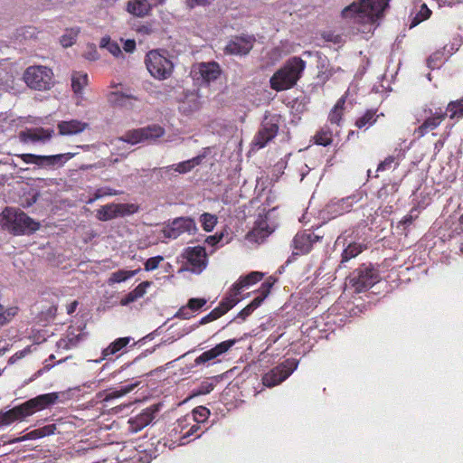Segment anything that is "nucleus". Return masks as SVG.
Returning <instances> with one entry per match:
<instances>
[{
	"label": "nucleus",
	"mask_w": 463,
	"mask_h": 463,
	"mask_svg": "<svg viewBox=\"0 0 463 463\" xmlns=\"http://www.w3.org/2000/svg\"><path fill=\"white\" fill-rule=\"evenodd\" d=\"M430 15V10L427 7L426 5H421V10L419 14L413 19L411 27H414L419 24L421 21L426 20Z\"/></svg>",
	"instance_id": "nucleus-51"
},
{
	"label": "nucleus",
	"mask_w": 463,
	"mask_h": 463,
	"mask_svg": "<svg viewBox=\"0 0 463 463\" xmlns=\"http://www.w3.org/2000/svg\"><path fill=\"white\" fill-rule=\"evenodd\" d=\"M118 217V212L116 203L103 205L97 211V218L102 222L110 221Z\"/></svg>",
	"instance_id": "nucleus-31"
},
{
	"label": "nucleus",
	"mask_w": 463,
	"mask_h": 463,
	"mask_svg": "<svg viewBox=\"0 0 463 463\" xmlns=\"http://www.w3.org/2000/svg\"><path fill=\"white\" fill-rule=\"evenodd\" d=\"M241 292L234 290V285L230 289L229 294L222 299L219 306L217 307L220 311L222 312V316L231 310L240 301L238 296Z\"/></svg>",
	"instance_id": "nucleus-30"
},
{
	"label": "nucleus",
	"mask_w": 463,
	"mask_h": 463,
	"mask_svg": "<svg viewBox=\"0 0 463 463\" xmlns=\"http://www.w3.org/2000/svg\"><path fill=\"white\" fill-rule=\"evenodd\" d=\"M206 299L205 298H190L188 300V307H190V309L193 310V312H196L198 311L200 308H202L205 304H206Z\"/></svg>",
	"instance_id": "nucleus-56"
},
{
	"label": "nucleus",
	"mask_w": 463,
	"mask_h": 463,
	"mask_svg": "<svg viewBox=\"0 0 463 463\" xmlns=\"http://www.w3.org/2000/svg\"><path fill=\"white\" fill-rule=\"evenodd\" d=\"M32 352V345L26 346L21 351L16 352L14 354H13L8 359V364H14L17 361L21 360L22 358L25 357L27 354H29Z\"/></svg>",
	"instance_id": "nucleus-52"
},
{
	"label": "nucleus",
	"mask_w": 463,
	"mask_h": 463,
	"mask_svg": "<svg viewBox=\"0 0 463 463\" xmlns=\"http://www.w3.org/2000/svg\"><path fill=\"white\" fill-rule=\"evenodd\" d=\"M222 316V312L218 309V307H215L213 310H212L208 315L204 316L201 318L199 321L200 325H205L209 322L214 321L221 317Z\"/></svg>",
	"instance_id": "nucleus-54"
},
{
	"label": "nucleus",
	"mask_w": 463,
	"mask_h": 463,
	"mask_svg": "<svg viewBox=\"0 0 463 463\" xmlns=\"http://www.w3.org/2000/svg\"><path fill=\"white\" fill-rule=\"evenodd\" d=\"M111 97H114V99L111 100L114 102L118 103L119 105H126V99H135L137 100V98H135L132 95L125 94L122 92H113L111 93Z\"/></svg>",
	"instance_id": "nucleus-55"
},
{
	"label": "nucleus",
	"mask_w": 463,
	"mask_h": 463,
	"mask_svg": "<svg viewBox=\"0 0 463 463\" xmlns=\"http://www.w3.org/2000/svg\"><path fill=\"white\" fill-rule=\"evenodd\" d=\"M151 9L150 5L145 0H129L127 6L128 12L137 17L147 15Z\"/></svg>",
	"instance_id": "nucleus-24"
},
{
	"label": "nucleus",
	"mask_w": 463,
	"mask_h": 463,
	"mask_svg": "<svg viewBox=\"0 0 463 463\" xmlns=\"http://www.w3.org/2000/svg\"><path fill=\"white\" fill-rule=\"evenodd\" d=\"M298 361L296 359H287L262 376V383L267 387H274L291 375L298 368Z\"/></svg>",
	"instance_id": "nucleus-7"
},
{
	"label": "nucleus",
	"mask_w": 463,
	"mask_h": 463,
	"mask_svg": "<svg viewBox=\"0 0 463 463\" xmlns=\"http://www.w3.org/2000/svg\"><path fill=\"white\" fill-rule=\"evenodd\" d=\"M210 415V411L204 406H198L193 410V420L197 423L204 422Z\"/></svg>",
	"instance_id": "nucleus-45"
},
{
	"label": "nucleus",
	"mask_w": 463,
	"mask_h": 463,
	"mask_svg": "<svg viewBox=\"0 0 463 463\" xmlns=\"http://www.w3.org/2000/svg\"><path fill=\"white\" fill-rule=\"evenodd\" d=\"M58 400V394L56 392H50L45 394L38 395L35 398L30 399L29 401L22 404L25 412H28V416L32 415L35 411L43 410L49 405L54 404Z\"/></svg>",
	"instance_id": "nucleus-15"
},
{
	"label": "nucleus",
	"mask_w": 463,
	"mask_h": 463,
	"mask_svg": "<svg viewBox=\"0 0 463 463\" xmlns=\"http://www.w3.org/2000/svg\"><path fill=\"white\" fill-rule=\"evenodd\" d=\"M263 277V274L259 271H252L249 273L247 276L241 277L238 281H236L234 285V290L236 292H241L243 288H249L250 285H253L260 281Z\"/></svg>",
	"instance_id": "nucleus-28"
},
{
	"label": "nucleus",
	"mask_w": 463,
	"mask_h": 463,
	"mask_svg": "<svg viewBox=\"0 0 463 463\" xmlns=\"http://www.w3.org/2000/svg\"><path fill=\"white\" fill-rule=\"evenodd\" d=\"M99 46L100 48L107 49L115 57H118L122 54L119 45L116 42H112L109 36L101 38Z\"/></svg>",
	"instance_id": "nucleus-35"
},
{
	"label": "nucleus",
	"mask_w": 463,
	"mask_h": 463,
	"mask_svg": "<svg viewBox=\"0 0 463 463\" xmlns=\"http://www.w3.org/2000/svg\"><path fill=\"white\" fill-rule=\"evenodd\" d=\"M364 250V246L360 243H349V245L344 250L342 253L341 263L347 262L349 260L356 257Z\"/></svg>",
	"instance_id": "nucleus-34"
},
{
	"label": "nucleus",
	"mask_w": 463,
	"mask_h": 463,
	"mask_svg": "<svg viewBox=\"0 0 463 463\" xmlns=\"http://www.w3.org/2000/svg\"><path fill=\"white\" fill-rule=\"evenodd\" d=\"M0 222L4 228L11 231L14 235L33 232L40 227L38 222L24 212L9 207L3 211Z\"/></svg>",
	"instance_id": "nucleus-3"
},
{
	"label": "nucleus",
	"mask_w": 463,
	"mask_h": 463,
	"mask_svg": "<svg viewBox=\"0 0 463 463\" xmlns=\"http://www.w3.org/2000/svg\"><path fill=\"white\" fill-rule=\"evenodd\" d=\"M153 172L156 175L158 180L167 181L177 175L174 165L164 167L155 168Z\"/></svg>",
	"instance_id": "nucleus-36"
},
{
	"label": "nucleus",
	"mask_w": 463,
	"mask_h": 463,
	"mask_svg": "<svg viewBox=\"0 0 463 463\" xmlns=\"http://www.w3.org/2000/svg\"><path fill=\"white\" fill-rule=\"evenodd\" d=\"M222 237H223V235H222V234H220V235H218V236H217V235H214V236H209V237H207V239H206V242H207L208 244H210V245L214 246V245L218 244V243L222 241Z\"/></svg>",
	"instance_id": "nucleus-64"
},
{
	"label": "nucleus",
	"mask_w": 463,
	"mask_h": 463,
	"mask_svg": "<svg viewBox=\"0 0 463 463\" xmlns=\"http://www.w3.org/2000/svg\"><path fill=\"white\" fill-rule=\"evenodd\" d=\"M323 38L327 42H333V43H340V41H341V37L339 35H335L331 33H324Z\"/></svg>",
	"instance_id": "nucleus-63"
},
{
	"label": "nucleus",
	"mask_w": 463,
	"mask_h": 463,
	"mask_svg": "<svg viewBox=\"0 0 463 463\" xmlns=\"http://www.w3.org/2000/svg\"><path fill=\"white\" fill-rule=\"evenodd\" d=\"M202 105L201 96L196 91L185 93L180 103L179 109L184 114H190L197 111Z\"/></svg>",
	"instance_id": "nucleus-21"
},
{
	"label": "nucleus",
	"mask_w": 463,
	"mask_h": 463,
	"mask_svg": "<svg viewBox=\"0 0 463 463\" xmlns=\"http://www.w3.org/2000/svg\"><path fill=\"white\" fill-rule=\"evenodd\" d=\"M183 257L186 260L183 269L200 274L207 266V255L202 246L187 247Z\"/></svg>",
	"instance_id": "nucleus-9"
},
{
	"label": "nucleus",
	"mask_w": 463,
	"mask_h": 463,
	"mask_svg": "<svg viewBox=\"0 0 463 463\" xmlns=\"http://www.w3.org/2000/svg\"><path fill=\"white\" fill-rule=\"evenodd\" d=\"M374 112L373 111H367L363 117L359 118L355 125L357 128H362L365 127L366 125H372L375 119L373 118Z\"/></svg>",
	"instance_id": "nucleus-49"
},
{
	"label": "nucleus",
	"mask_w": 463,
	"mask_h": 463,
	"mask_svg": "<svg viewBox=\"0 0 463 463\" xmlns=\"http://www.w3.org/2000/svg\"><path fill=\"white\" fill-rule=\"evenodd\" d=\"M328 119L332 124H335L339 126V123L342 119V113L340 110L333 109L328 116Z\"/></svg>",
	"instance_id": "nucleus-59"
},
{
	"label": "nucleus",
	"mask_w": 463,
	"mask_h": 463,
	"mask_svg": "<svg viewBox=\"0 0 463 463\" xmlns=\"http://www.w3.org/2000/svg\"><path fill=\"white\" fill-rule=\"evenodd\" d=\"M74 154L65 153L53 156H43V167H61L72 158Z\"/></svg>",
	"instance_id": "nucleus-27"
},
{
	"label": "nucleus",
	"mask_w": 463,
	"mask_h": 463,
	"mask_svg": "<svg viewBox=\"0 0 463 463\" xmlns=\"http://www.w3.org/2000/svg\"><path fill=\"white\" fill-rule=\"evenodd\" d=\"M393 165H397L398 163L395 162V157L393 156H389L378 165L377 172L389 170L392 167Z\"/></svg>",
	"instance_id": "nucleus-53"
},
{
	"label": "nucleus",
	"mask_w": 463,
	"mask_h": 463,
	"mask_svg": "<svg viewBox=\"0 0 463 463\" xmlns=\"http://www.w3.org/2000/svg\"><path fill=\"white\" fill-rule=\"evenodd\" d=\"M84 57L90 61H96L99 59V53H98L96 48L90 47V50H88L85 52Z\"/></svg>",
	"instance_id": "nucleus-60"
},
{
	"label": "nucleus",
	"mask_w": 463,
	"mask_h": 463,
	"mask_svg": "<svg viewBox=\"0 0 463 463\" xmlns=\"http://www.w3.org/2000/svg\"><path fill=\"white\" fill-rule=\"evenodd\" d=\"M133 277V272H128V270L119 269L111 273L108 283L109 285L114 283H120Z\"/></svg>",
	"instance_id": "nucleus-42"
},
{
	"label": "nucleus",
	"mask_w": 463,
	"mask_h": 463,
	"mask_svg": "<svg viewBox=\"0 0 463 463\" xmlns=\"http://www.w3.org/2000/svg\"><path fill=\"white\" fill-rule=\"evenodd\" d=\"M390 0H359L342 11V17L348 23L356 24L358 31L370 33L374 30Z\"/></svg>",
	"instance_id": "nucleus-1"
},
{
	"label": "nucleus",
	"mask_w": 463,
	"mask_h": 463,
	"mask_svg": "<svg viewBox=\"0 0 463 463\" xmlns=\"http://www.w3.org/2000/svg\"><path fill=\"white\" fill-rule=\"evenodd\" d=\"M268 234V232L264 231L263 229L255 228L247 233L246 239L251 242L260 243L264 241Z\"/></svg>",
	"instance_id": "nucleus-44"
},
{
	"label": "nucleus",
	"mask_w": 463,
	"mask_h": 463,
	"mask_svg": "<svg viewBox=\"0 0 463 463\" xmlns=\"http://www.w3.org/2000/svg\"><path fill=\"white\" fill-rule=\"evenodd\" d=\"M255 38L252 35H242L232 38L225 46V52L234 55H245L253 47Z\"/></svg>",
	"instance_id": "nucleus-14"
},
{
	"label": "nucleus",
	"mask_w": 463,
	"mask_h": 463,
	"mask_svg": "<svg viewBox=\"0 0 463 463\" xmlns=\"http://www.w3.org/2000/svg\"><path fill=\"white\" fill-rule=\"evenodd\" d=\"M379 279L378 270L371 265L364 264L353 272L350 283L355 291L362 292L373 287Z\"/></svg>",
	"instance_id": "nucleus-8"
},
{
	"label": "nucleus",
	"mask_w": 463,
	"mask_h": 463,
	"mask_svg": "<svg viewBox=\"0 0 463 463\" xmlns=\"http://www.w3.org/2000/svg\"><path fill=\"white\" fill-rule=\"evenodd\" d=\"M306 62L299 57L289 59L286 64L270 78V87L277 90H284L293 87L305 70Z\"/></svg>",
	"instance_id": "nucleus-2"
},
{
	"label": "nucleus",
	"mask_w": 463,
	"mask_h": 463,
	"mask_svg": "<svg viewBox=\"0 0 463 463\" xmlns=\"http://www.w3.org/2000/svg\"><path fill=\"white\" fill-rule=\"evenodd\" d=\"M123 49L127 52H133L136 49V42L134 40H130V39L127 40L124 43Z\"/></svg>",
	"instance_id": "nucleus-62"
},
{
	"label": "nucleus",
	"mask_w": 463,
	"mask_h": 463,
	"mask_svg": "<svg viewBox=\"0 0 463 463\" xmlns=\"http://www.w3.org/2000/svg\"><path fill=\"white\" fill-rule=\"evenodd\" d=\"M200 222L205 232H212L217 223V217L213 214L204 213L200 216Z\"/></svg>",
	"instance_id": "nucleus-40"
},
{
	"label": "nucleus",
	"mask_w": 463,
	"mask_h": 463,
	"mask_svg": "<svg viewBox=\"0 0 463 463\" xmlns=\"http://www.w3.org/2000/svg\"><path fill=\"white\" fill-rule=\"evenodd\" d=\"M52 130L44 128H33L22 131L19 134L20 140L24 143L28 142H45L52 137Z\"/></svg>",
	"instance_id": "nucleus-20"
},
{
	"label": "nucleus",
	"mask_w": 463,
	"mask_h": 463,
	"mask_svg": "<svg viewBox=\"0 0 463 463\" xmlns=\"http://www.w3.org/2000/svg\"><path fill=\"white\" fill-rule=\"evenodd\" d=\"M175 316L183 319H189L192 317H194V312L192 309H190V307L187 305L185 307H181Z\"/></svg>",
	"instance_id": "nucleus-57"
},
{
	"label": "nucleus",
	"mask_w": 463,
	"mask_h": 463,
	"mask_svg": "<svg viewBox=\"0 0 463 463\" xmlns=\"http://www.w3.org/2000/svg\"><path fill=\"white\" fill-rule=\"evenodd\" d=\"M151 286V282L149 281H144L141 282L136 288H134L132 291L128 293L124 298L120 300L121 306H128L130 303L135 302L138 298H141L144 297V295L146 292L147 288Z\"/></svg>",
	"instance_id": "nucleus-25"
},
{
	"label": "nucleus",
	"mask_w": 463,
	"mask_h": 463,
	"mask_svg": "<svg viewBox=\"0 0 463 463\" xmlns=\"http://www.w3.org/2000/svg\"><path fill=\"white\" fill-rule=\"evenodd\" d=\"M316 143L326 146L332 143V132L322 129L316 135Z\"/></svg>",
	"instance_id": "nucleus-46"
},
{
	"label": "nucleus",
	"mask_w": 463,
	"mask_h": 463,
	"mask_svg": "<svg viewBox=\"0 0 463 463\" xmlns=\"http://www.w3.org/2000/svg\"><path fill=\"white\" fill-rule=\"evenodd\" d=\"M137 385V383H132V384L123 386L119 390L112 391V392L105 394V396L103 397V401L108 402L113 399L120 398V397L128 394L131 391H133Z\"/></svg>",
	"instance_id": "nucleus-37"
},
{
	"label": "nucleus",
	"mask_w": 463,
	"mask_h": 463,
	"mask_svg": "<svg viewBox=\"0 0 463 463\" xmlns=\"http://www.w3.org/2000/svg\"><path fill=\"white\" fill-rule=\"evenodd\" d=\"M88 84V74L82 71H74L71 75V88L76 94L81 93Z\"/></svg>",
	"instance_id": "nucleus-33"
},
{
	"label": "nucleus",
	"mask_w": 463,
	"mask_h": 463,
	"mask_svg": "<svg viewBox=\"0 0 463 463\" xmlns=\"http://www.w3.org/2000/svg\"><path fill=\"white\" fill-rule=\"evenodd\" d=\"M122 191L115 190L110 187L105 186L99 188L95 191L93 198L89 200V203H92L95 200H98L99 198H102L104 196H113V195H119L122 194Z\"/></svg>",
	"instance_id": "nucleus-41"
},
{
	"label": "nucleus",
	"mask_w": 463,
	"mask_h": 463,
	"mask_svg": "<svg viewBox=\"0 0 463 463\" xmlns=\"http://www.w3.org/2000/svg\"><path fill=\"white\" fill-rule=\"evenodd\" d=\"M430 114L431 116H428L424 122L414 130V134L417 135V137H422L424 135H426L429 131L435 129L437 127L439 126L441 121L445 118L447 113L442 111H436L433 115L431 110H430Z\"/></svg>",
	"instance_id": "nucleus-19"
},
{
	"label": "nucleus",
	"mask_w": 463,
	"mask_h": 463,
	"mask_svg": "<svg viewBox=\"0 0 463 463\" xmlns=\"http://www.w3.org/2000/svg\"><path fill=\"white\" fill-rule=\"evenodd\" d=\"M161 404H154L145 409L136 417L129 419L128 423L133 432H137L146 427L155 419L156 414L159 411Z\"/></svg>",
	"instance_id": "nucleus-13"
},
{
	"label": "nucleus",
	"mask_w": 463,
	"mask_h": 463,
	"mask_svg": "<svg viewBox=\"0 0 463 463\" xmlns=\"http://www.w3.org/2000/svg\"><path fill=\"white\" fill-rule=\"evenodd\" d=\"M132 340L131 337H119L114 340L110 345L104 348L101 353V357L99 359L95 360V363H100L101 361L108 359L109 356L116 354L119 351H121L124 347H126L130 341Z\"/></svg>",
	"instance_id": "nucleus-22"
},
{
	"label": "nucleus",
	"mask_w": 463,
	"mask_h": 463,
	"mask_svg": "<svg viewBox=\"0 0 463 463\" xmlns=\"http://www.w3.org/2000/svg\"><path fill=\"white\" fill-rule=\"evenodd\" d=\"M236 343L235 339L223 341L210 350L203 352L194 360L195 365L205 364L229 351Z\"/></svg>",
	"instance_id": "nucleus-17"
},
{
	"label": "nucleus",
	"mask_w": 463,
	"mask_h": 463,
	"mask_svg": "<svg viewBox=\"0 0 463 463\" xmlns=\"http://www.w3.org/2000/svg\"><path fill=\"white\" fill-rule=\"evenodd\" d=\"M254 310L248 305L242 310H241L236 318L245 320Z\"/></svg>",
	"instance_id": "nucleus-61"
},
{
	"label": "nucleus",
	"mask_w": 463,
	"mask_h": 463,
	"mask_svg": "<svg viewBox=\"0 0 463 463\" xmlns=\"http://www.w3.org/2000/svg\"><path fill=\"white\" fill-rule=\"evenodd\" d=\"M362 193H357L353 195L342 198L336 202H332L328 206V212L335 215H341L349 212L353 205L362 199Z\"/></svg>",
	"instance_id": "nucleus-18"
},
{
	"label": "nucleus",
	"mask_w": 463,
	"mask_h": 463,
	"mask_svg": "<svg viewBox=\"0 0 463 463\" xmlns=\"http://www.w3.org/2000/svg\"><path fill=\"white\" fill-rule=\"evenodd\" d=\"M118 212V217H124L136 213L139 206L136 203H116Z\"/></svg>",
	"instance_id": "nucleus-43"
},
{
	"label": "nucleus",
	"mask_w": 463,
	"mask_h": 463,
	"mask_svg": "<svg viewBox=\"0 0 463 463\" xmlns=\"http://www.w3.org/2000/svg\"><path fill=\"white\" fill-rule=\"evenodd\" d=\"M280 116L267 114L264 116L261 126L254 137L251 146L253 149L263 148L278 134Z\"/></svg>",
	"instance_id": "nucleus-5"
},
{
	"label": "nucleus",
	"mask_w": 463,
	"mask_h": 463,
	"mask_svg": "<svg viewBox=\"0 0 463 463\" xmlns=\"http://www.w3.org/2000/svg\"><path fill=\"white\" fill-rule=\"evenodd\" d=\"M192 73L194 80L209 83L218 78L220 69L216 62H203L194 66Z\"/></svg>",
	"instance_id": "nucleus-16"
},
{
	"label": "nucleus",
	"mask_w": 463,
	"mask_h": 463,
	"mask_svg": "<svg viewBox=\"0 0 463 463\" xmlns=\"http://www.w3.org/2000/svg\"><path fill=\"white\" fill-rule=\"evenodd\" d=\"M27 416H28V412L24 411L22 404L5 411V412L0 413V418H1L3 426L9 425L15 420L23 419Z\"/></svg>",
	"instance_id": "nucleus-29"
},
{
	"label": "nucleus",
	"mask_w": 463,
	"mask_h": 463,
	"mask_svg": "<svg viewBox=\"0 0 463 463\" xmlns=\"http://www.w3.org/2000/svg\"><path fill=\"white\" fill-rule=\"evenodd\" d=\"M164 129L156 125L128 131L122 137L124 142L135 145L146 140H155L164 135Z\"/></svg>",
	"instance_id": "nucleus-11"
},
{
	"label": "nucleus",
	"mask_w": 463,
	"mask_h": 463,
	"mask_svg": "<svg viewBox=\"0 0 463 463\" xmlns=\"http://www.w3.org/2000/svg\"><path fill=\"white\" fill-rule=\"evenodd\" d=\"M321 239L319 235L314 232H298L295 235L292 245L294 251L292 255H302L308 253L313 244Z\"/></svg>",
	"instance_id": "nucleus-12"
},
{
	"label": "nucleus",
	"mask_w": 463,
	"mask_h": 463,
	"mask_svg": "<svg viewBox=\"0 0 463 463\" xmlns=\"http://www.w3.org/2000/svg\"><path fill=\"white\" fill-rule=\"evenodd\" d=\"M164 260V258L162 256H156L149 258L146 260L144 264V269L146 271H152L158 268L160 262Z\"/></svg>",
	"instance_id": "nucleus-50"
},
{
	"label": "nucleus",
	"mask_w": 463,
	"mask_h": 463,
	"mask_svg": "<svg viewBox=\"0 0 463 463\" xmlns=\"http://www.w3.org/2000/svg\"><path fill=\"white\" fill-rule=\"evenodd\" d=\"M78 33L79 29L77 28L67 29L65 33L60 39L61 44L63 47L71 46L75 43Z\"/></svg>",
	"instance_id": "nucleus-38"
},
{
	"label": "nucleus",
	"mask_w": 463,
	"mask_h": 463,
	"mask_svg": "<svg viewBox=\"0 0 463 463\" xmlns=\"http://www.w3.org/2000/svg\"><path fill=\"white\" fill-rule=\"evenodd\" d=\"M197 231L195 222L190 217L175 218L162 230L164 238L175 240L183 233H194Z\"/></svg>",
	"instance_id": "nucleus-10"
},
{
	"label": "nucleus",
	"mask_w": 463,
	"mask_h": 463,
	"mask_svg": "<svg viewBox=\"0 0 463 463\" xmlns=\"http://www.w3.org/2000/svg\"><path fill=\"white\" fill-rule=\"evenodd\" d=\"M87 127V123L75 119L70 121H61L58 124L59 133L63 136L79 134L85 130Z\"/></svg>",
	"instance_id": "nucleus-23"
},
{
	"label": "nucleus",
	"mask_w": 463,
	"mask_h": 463,
	"mask_svg": "<svg viewBox=\"0 0 463 463\" xmlns=\"http://www.w3.org/2000/svg\"><path fill=\"white\" fill-rule=\"evenodd\" d=\"M17 156L20 157L26 164H33L40 167H43V156H38L34 154H22L17 155Z\"/></svg>",
	"instance_id": "nucleus-48"
},
{
	"label": "nucleus",
	"mask_w": 463,
	"mask_h": 463,
	"mask_svg": "<svg viewBox=\"0 0 463 463\" xmlns=\"http://www.w3.org/2000/svg\"><path fill=\"white\" fill-rule=\"evenodd\" d=\"M145 63L150 75L162 80L169 78L174 70V63L165 50H152L146 55Z\"/></svg>",
	"instance_id": "nucleus-4"
},
{
	"label": "nucleus",
	"mask_w": 463,
	"mask_h": 463,
	"mask_svg": "<svg viewBox=\"0 0 463 463\" xmlns=\"http://www.w3.org/2000/svg\"><path fill=\"white\" fill-rule=\"evenodd\" d=\"M271 288V284L268 282H264L261 285L260 288V295L256 297L250 304L249 306L255 310L258 307L260 306L262 301L265 299V298L269 295V289Z\"/></svg>",
	"instance_id": "nucleus-39"
},
{
	"label": "nucleus",
	"mask_w": 463,
	"mask_h": 463,
	"mask_svg": "<svg viewBox=\"0 0 463 463\" xmlns=\"http://www.w3.org/2000/svg\"><path fill=\"white\" fill-rule=\"evenodd\" d=\"M213 383L209 381H203L193 391V396H199L210 393L213 390Z\"/></svg>",
	"instance_id": "nucleus-47"
},
{
	"label": "nucleus",
	"mask_w": 463,
	"mask_h": 463,
	"mask_svg": "<svg viewBox=\"0 0 463 463\" xmlns=\"http://www.w3.org/2000/svg\"><path fill=\"white\" fill-rule=\"evenodd\" d=\"M43 438L42 430L40 429L33 430L24 436H23L20 440H31V439H37Z\"/></svg>",
	"instance_id": "nucleus-58"
},
{
	"label": "nucleus",
	"mask_w": 463,
	"mask_h": 463,
	"mask_svg": "<svg viewBox=\"0 0 463 463\" xmlns=\"http://www.w3.org/2000/svg\"><path fill=\"white\" fill-rule=\"evenodd\" d=\"M451 119H460L463 118V97L454 101H450L446 112Z\"/></svg>",
	"instance_id": "nucleus-32"
},
{
	"label": "nucleus",
	"mask_w": 463,
	"mask_h": 463,
	"mask_svg": "<svg viewBox=\"0 0 463 463\" xmlns=\"http://www.w3.org/2000/svg\"><path fill=\"white\" fill-rule=\"evenodd\" d=\"M24 79L31 89L45 90L52 85V71L44 66H31L26 69Z\"/></svg>",
	"instance_id": "nucleus-6"
},
{
	"label": "nucleus",
	"mask_w": 463,
	"mask_h": 463,
	"mask_svg": "<svg viewBox=\"0 0 463 463\" xmlns=\"http://www.w3.org/2000/svg\"><path fill=\"white\" fill-rule=\"evenodd\" d=\"M206 153H203L198 155L191 159L180 162L178 164H174L175 172L177 175H184L192 171L195 166L202 164L203 160L205 158Z\"/></svg>",
	"instance_id": "nucleus-26"
}]
</instances>
